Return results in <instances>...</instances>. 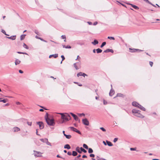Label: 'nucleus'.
<instances>
[{
  "instance_id": "obj_1",
  "label": "nucleus",
  "mask_w": 160,
  "mask_h": 160,
  "mask_svg": "<svg viewBox=\"0 0 160 160\" xmlns=\"http://www.w3.org/2000/svg\"><path fill=\"white\" fill-rule=\"evenodd\" d=\"M59 114L61 115V118L62 120L61 123H62L65 121H67L71 119V117L70 115L68 113H58Z\"/></svg>"
},
{
  "instance_id": "obj_2",
  "label": "nucleus",
  "mask_w": 160,
  "mask_h": 160,
  "mask_svg": "<svg viewBox=\"0 0 160 160\" xmlns=\"http://www.w3.org/2000/svg\"><path fill=\"white\" fill-rule=\"evenodd\" d=\"M45 118L49 126H53L55 123L53 119H50L48 117V114L47 113L45 116Z\"/></svg>"
},
{
  "instance_id": "obj_3",
  "label": "nucleus",
  "mask_w": 160,
  "mask_h": 160,
  "mask_svg": "<svg viewBox=\"0 0 160 160\" xmlns=\"http://www.w3.org/2000/svg\"><path fill=\"white\" fill-rule=\"evenodd\" d=\"M33 152H34L33 154L34 155L35 157H38L42 156V153L40 152L37 151L35 150H34Z\"/></svg>"
},
{
  "instance_id": "obj_4",
  "label": "nucleus",
  "mask_w": 160,
  "mask_h": 160,
  "mask_svg": "<svg viewBox=\"0 0 160 160\" xmlns=\"http://www.w3.org/2000/svg\"><path fill=\"white\" fill-rule=\"evenodd\" d=\"M82 123L85 125L88 126L89 125V122L88 120L86 118L82 119Z\"/></svg>"
},
{
  "instance_id": "obj_5",
  "label": "nucleus",
  "mask_w": 160,
  "mask_h": 160,
  "mask_svg": "<svg viewBox=\"0 0 160 160\" xmlns=\"http://www.w3.org/2000/svg\"><path fill=\"white\" fill-rule=\"evenodd\" d=\"M129 50H130V51L132 52H135L137 51L140 52L142 51V50L140 49L135 48L132 49L130 48H129Z\"/></svg>"
},
{
  "instance_id": "obj_6",
  "label": "nucleus",
  "mask_w": 160,
  "mask_h": 160,
  "mask_svg": "<svg viewBox=\"0 0 160 160\" xmlns=\"http://www.w3.org/2000/svg\"><path fill=\"white\" fill-rule=\"evenodd\" d=\"M69 128H70L71 130H72L73 131H74L80 134H81V132L79 131L78 129H77L76 128H74V127H69Z\"/></svg>"
},
{
  "instance_id": "obj_7",
  "label": "nucleus",
  "mask_w": 160,
  "mask_h": 160,
  "mask_svg": "<svg viewBox=\"0 0 160 160\" xmlns=\"http://www.w3.org/2000/svg\"><path fill=\"white\" fill-rule=\"evenodd\" d=\"M37 124L39 126L40 129H43L44 127L43 123L42 122H37Z\"/></svg>"
},
{
  "instance_id": "obj_8",
  "label": "nucleus",
  "mask_w": 160,
  "mask_h": 160,
  "mask_svg": "<svg viewBox=\"0 0 160 160\" xmlns=\"http://www.w3.org/2000/svg\"><path fill=\"white\" fill-rule=\"evenodd\" d=\"M70 113L73 117L75 120H78V118L76 115L72 112H70Z\"/></svg>"
},
{
  "instance_id": "obj_9",
  "label": "nucleus",
  "mask_w": 160,
  "mask_h": 160,
  "mask_svg": "<svg viewBox=\"0 0 160 160\" xmlns=\"http://www.w3.org/2000/svg\"><path fill=\"white\" fill-rule=\"evenodd\" d=\"M135 115L138 117L140 118H144V116L141 114L139 112L137 113L136 114H135Z\"/></svg>"
},
{
  "instance_id": "obj_10",
  "label": "nucleus",
  "mask_w": 160,
  "mask_h": 160,
  "mask_svg": "<svg viewBox=\"0 0 160 160\" xmlns=\"http://www.w3.org/2000/svg\"><path fill=\"white\" fill-rule=\"evenodd\" d=\"M20 130V129L19 128L16 127H14L13 129V130L14 132H18Z\"/></svg>"
},
{
  "instance_id": "obj_11",
  "label": "nucleus",
  "mask_w": 160,
  "mask_h": 160,
  "mask_svg": "<svg viewBox=\"0 0 160 160\" xmlns=\"http://www.w3.org/2000/svg\"><path fill=\"white\" fill-rule=\"evenodd\" d=\"M104 52L107 53L110 52L112 53L113 52V51L112 49H108L104 51Z\"/></svg>"
},
{
  "instance_id": "obj_12",
  "label": "nucleus",
  "mask_w": 160,
  "mask_h": 160,
  "mask_svg": "<svg viewBox=\"0 0 160 160\" xmlns=\"http://www.w3.org/2000/svg\"><path fill=\"white\" fill-rule=\"evenodd\" d=\"M132 106H134L136 107H138V106L139 105V104L136 102H133L132 103Z\"/></svg>"
},
{
  "instance_id": "obj_13",
  "label": "nucleus",
  "mask_w": 160,
  "mask_h": 160,
  "mask_svg": "<svg viewBox=\"0 0 160 160\" xmlns=\"http://www.w3.org/2000/svg\"><path fill=\"white\" fill-rule=\"evenodd\" d=\"M98 41L96 39H95L93 42H91L92 44L94 45H96L98 44Z\"/></svg>"
},
{
  "instance_id": "obj_14",
  "label": "nucleus",
  "mask_w": 160,
  "mask_h": 160,
  "mask_svg": "<svg viewBox=\"0 0 160 160\" xmlns=\"http://www.w3.org/2000/svg\"><path fill=\"white\" fill-rule=\"evenodd\" d=\"M58 56V54H54L51 55L49 56V58H50L52 57H53L54 58H56Z\"/></svg>"
},
{
  "instance_id": "obj_15",
  "label": "nucleus",
  "mask_w": 160,
  "mask_h": 160,
  "mask_svg": "<svg viewBox=\"0 0 160 160\" xmlns=\"http://www.w3.org/2000/svg\"><path fill=\"white\" fill-rule=\"evenodd\" d=\"M21 61L19 60L16 59L15 62V65H17L21 63Z\"/></svg>"
},
{
  "instance_id": "obj_16",
  "label": "nucleus",
  "mask_w": 160,
  "mask_h": 160,
  "mask_svg": "<svg viewBox=\"0 0 160 160\" xmlns=\"http://www.w3.org/2000/svg\"><path fill=\"white\" fill-rule=\"evenodd\" d=\"M114 93V91L113 90L111 89L109 93V95L110 96H112Z\"/></svg>"
},
{
  "instance_id": "obj_17",
  "label": "nucleus",
  "mask_w": 160,
  "mask_h": 160,
  "mask_svg": "<svg viewBox=\"0 0 160 160\" xmlns=\"http://www.w3.org/2000/svg\"><path fill=\"white\" fill-rule=\"evenodd\" d=\"M7 38L11 40H14L16 39V36H12L10 37H7Z\"/></svg>"
},
{
  "instance_id": "obj_18",
  "label": "nucleus",
  "mask_w": 160,
  "mask_h": 160,
  "mask_svg": "<svg viewBox=\"0 0 160 160\" xmlns=\"http://www.w3.org/2000/svg\"><path fill=\"white\" fill-rule=\"evenodd\" d=\"M140 111L136 109H133L132 110V112L133 113H134L135 114H136L137 113H138V112H139Z\"/></svg>"
},
{
  "instance_id": "obj_19",
  "label": "nucleus",
  "mask_w": 160,
  "mask_h": 160,
  "mask_svg": "<svg viewBox=\"0 0 160 160\" xmlns=\"http://www.w3.org/2000/svg\"><path fill=\"white\" fill-rule=\"evenodd\" d=\"M138 108H140L141 110L143 111H145L146 110V109L144 108L140 104L138 106Z\"/></svg>"
},
{
  "instance_id": "obj_20",
  "label": "nucleus",
  "mask_w": 160,
  "mask_h": 160,
  "mask_svg": "<svg viewBox=\"0 0 160 160\" xmlns=\"http://www.w3.org/2000/svg\"><path fill=\"white\" fill-rule=\"evenodd\" d=\"M78 63L77 62V63H74V64H73V66L76 69V70H78V69L79 68H80V66L79 67H78L77 65V64Z\"/></svg>"
},
{
  "instance_id": "obj_21",
  "label": "nucleus",
  "mask_w": 160,
  "mask_h": 160,
  "mask_svg": "<svg viewBox=\"0 0 160 160\" xmlns=\"http://www.w3.org/2000/svg\"><path fill=\"white\" fill-rule=\"evenodd\" d=\"M64 148L69 149L71 148V147L69 144H67L64 145Z\"/></svg>"
},
{
  "instance_id": "obj_22",
  "label": "nucleus",
  "mask_w": 160,
  "mask_h": 160,
  "mask_svg": "<svg viewBox=\"0 0 160 160\" xmlns=\"http://www.w3.org/2000/svg\"><path fill=\"white\" fill-rule=\"evenodd\" d=\"M106 142H107V144L109 146H113V144L110 141H109L108 140H106Z\"/></svg>"
},
{
  "instance_id": "obj_23",
  "label": "nucleus",
  "mask_w": 160,
  "mask_h": 160,
  "mask_svg": "<svg viewBox=\"0 0 160 160\" xmlns=\"http://www.w3.org/2000/svg\"><path fill=\"white\" fill-rule=\"evenodd\" d=\"M132 7H133V8H134V9H139V8H138V7L137 6L134 5H133V4H129Z\"/></svg>"
},
{
  "instance_id": "obj_24",
  "label": "nucleus",
  "mask_w": 160,
  "mask_h": 160,
  "mask_svg": "<svg viewBox=\"0 0 160 160\" xmlns=\"http://www.w3.org/2000/svg\"><path fill=\"white\" fill-rule=\"evenodd\" d=\"M48 139L47 138H44V139H42V138L40 139V140L41 142H45V143H46V141H47V140H48Z\"/></svg>"
},
{
  "instance_id": "obj_25",
  "label": "nucleus",
  "mask_w": 160,
  "mask_h": 160,
  "mask_svg": "<svg viewBox=\"0 0 160 160\" xmlns=\"http://www.w3.org/2000/svg\"><path fill=\"white\" fill-rule=\"evenodd\" d=\"M96 51L98 53H101L102 52V50L98 48L96 49Z\"/></svg>"
},
{
  "instance_id": "obj_26",
  "label": "nucleus",
  "mask_w": 160,
  "mask_h": 160,
  "mask_svg": "<svg viewBox=\"0 0 160 160\" xmlns=\"http://www.w3.org/2000/svg\"><path fill=\"white\" fill-rule=\"evenodd\" d=\"M80 148L79 147H77L76 148V150L79 153H81V151L80 150Z\"/></svg>"
},
{
  "instance_id": "obj_27",
  "label": "nucleus",
  "mask_w": 160,
  "mask_h": 160,
  "mask_svg": "<svg viewBox=\"0 0 160 160\" xmlns=\"http://www.w3.org/2000/svg\"><path fill=\"white\" fill-rule=\"evenodd\" d=\"M78 154L77 152L75 151H73L72 152V155L74 156H75L77 155Z\"/></svg>"
},
{
  "instance_id": "obj_28",
  "label": "nucleus",
  "mask_w": 160,
  "mask_h": 160,
  "mask_svg": "<svg viewBox=\"0 0 160 160\" xmlns=\"http://www.w3.org/2000/svg\"><path fill=\"white\" fill-rule=\"evenodd\" d=\"M25 36H26L25 34H23V35H21L20 36V40H23L25 38Z\"/></svg>"
},
{
  "instance_id": "obj_29",
  "label": "nucleus",
  "mask_w": 160,
  "mask_h": 160,
  "mask_svg": "<svg viewBox=\"0 0 160 160\" xmlns=\"http://www.w3.org/2000/svg\"><path fill=\"white\" fill-rule=\"evenodd\" d=\"M64 136H65L66 138L67 139H70L71 137V136L70 135H66V134H64Z\"/></svg>"
},
{
  "instance_id": "obj_30",
  "label": "nucleus",
  "mask_w": 160,
  "mask_h": 160,
  "mask_svg": "<svg viewBox=\"0 0 160 160\" xmlns=\"http://www.w3.org/2000/svg\"><path fill=\"white\" fill-rule=\"evenodd\" d=\"M81 151L83 152L84 153H86L87 152V151L85 150L82 147H81L80 148Z\"/></svg>"
},
{
  "instance_id": "obj_31",
  "label": "nucleus",
  "mask_w": 160,
  "mask_h": 160,
  "mask_svg": "<svg viewBox=\"0 0 160 160\" xmlns=\"http://www.w3.org/2000/svg\"><path fill=\"white\" fill-rule=\"evenodd\" d=\"M88 152L89 153H92L93 152V150L90 148H88Z\"/></svg>"
},
{
  "instance_id": "obj_32",
  "label": "nucleus",
  "mask_w": 160,
  "mask_h": 160,
  "mask_svg": "<svg viewBox=\"0 0 160 160\" xmlns=\"http://www.w3.org/2000/svg\"><path fill=\"white\" fill-rule=\"evenodd\" d=\"M23 47L25 48L26 49H28L29 48L27 46V45L25 44V43H23Z\"/></svg>"
},
{
  "instance_id": "obj_33",
  "label": "nucleus",
  "mask_w": 160,
  "mask_h": 160,
  "mask_svg": "<svg viewBox=\"0 0 160 160\" xmlns=\"http://www.w3.org/2000/svg\"><path fill=\"white\" fill-rule=\"evenodd\" d=\"M106 44V42H103L101 45L100 46L101 48H102Z\"/></svg>"
},
{
  "instance_id": "obj_34",
  "label": "nucleus",
  "mask_w": 160,
  "mask_h": 160,
  "mask_svg": "<svg viewBox=\"0 0 160 160\" xmlns=\"http://www.w3.org/2000/svg\"><path fill=\"white\" fill-rule=\"evenodd\" d=\"M8 101V100L7 99H3L2 100H1L0 101V102H2L3 103H6Z\"/></svg>"
},
{
  "instance_id": "obj_35",
  "label": "nucleus",
  "mask_w": 160,
  "mask_h": 160,
  "mask_svg": "<svg viewBox=\"0 0 160 160\" xmlns=\"http://www.w3.org/2000/svg\"><path fill=\"white\" fill-rule=\"evenodd\" d=\"M83 146V147L86 149H88V146L85 144H84Z\"/></svg>"
},
{
  "instance_id": "obj_36",
  "label": "nucleus",
  "mask_w": 160,
  "mask_h": 160,
  "mask_svg": "<svg viewBox=\"0 0 160 160\" xmlns=\"http://www.w3.org/2000/svg\"><path fill=\"white\" fill-rule=\"evenodd\" d=\"M82 72H80L77 74V77H79V76H82Z\"/></svg>"
},
{
  "instance_id": "obj_37",
  "label": "nucleus",
  "mask_w": 160,
  "mask_h": 160,
  "mask_svg": "<svg viewBox=\"0 0 160 160\" xmlns=\"http://www.w3.org/2000/svg\"><path fill=\"white\" fill-rule=\"evenodd\" d=\"M46 143L47 145H49L50 146H52L51 143L50 142H48V140H47Z\"/></svg>"
},
{
  "instance_id": "obj_38",
  "label": "nucleus",
  "mask_w": 160,
  "mask_h": 160,
  "mask_svg": "<svg viewBox=\"0 0 160 160\" xmlns=\"http://www.w3.org/2000/svg\"><path fill=\"white\" fill-rule=\"evenodd\" d=\"M77 44L78 45H80L81 46H82L84 45V43L81 42H78L77 43Z\"/></svg>"
},
{
  "instance_id": "obj_39",
  "label": "nucleus",
  "mask_w": 160,
  "mask_h": 160,
  "mask_svg": "<svg viewBox=\"0 0 160 160\" xmlns=\"http://www.w3.org/2000/svg\"><path fill=\"white\" fill-rule=\"evenodd\" d=\"M74 83L78 84V85L79 86H82V85L81 84L79 83L78 82H74Z\"/></svg>"
},
{
  "instance_id": "obj_40",
  "label": "nucleus",
  "mask_w": 160,
  "mask_h": 160,
  "mask_svg": "<svg viewBox=\"0 0 160 160\" xmlns=\"http://www.w3.org/2000/svg\"><path fill=\"white\" fill-rule=\"evenodd\" d=\"M108 39H111L113 40L115 39V38H114V37H109V36H108Z\"/></svg>"
},
{
  "instance_id": "obj_41",
  "label": "nucleus",
  "mask_w": 160,
  "mask_h": 160,
  "mask_svg": "<svg viewBox=\"0 0 160 160\" xmlns=\"http://www.w3.org/2000/svg\"><path fill=\"white\" fill-rule=\"evenodd\" d=\"M100 129L103 132H105L106 131V129L103 127H101Z\"/></svg>"
},
{
  "instance_id": "obj_42",
  "label": "nucleus",
  "mask_w": 160,
  "mask_h": 160,
  "mask_svg": "<svg viewBox=\"0 0 160 160\" xmlns=\"http://www.w3.org/2000/svg\"><path fill=\"white\" fill-rule=\"evenodd\" d=\"M123 95V94L121 93H118L117 96V97H122Z\"/></svg>"
},
{
  "instance_id": "obj_43",
  "label": "nucleus",
  "mask_w": 160,
  "mask_h": 160,
  "mask_svg": "<svg viewBox=\"0 0 160 160\" xmlns=\"http://www.w3.org/2000/svg\"><path fill=\"white\" fill-rule=\"evenodd\" d=\"M34 32H35V33L36 34H37V35H39V32H38V30H35V31H34Z\"/></svg>"
},
{
  "instance_id": "obj_44",
  "label": "nucleus",
  "mask_w": 160,
  "mask_h": 160,
  "mask_svg": "<svg viewBox=\"0 0 160 160\" xmlns=\"http://www.w3.org/2000/svg\"><path fill=\"white\" fill-rule=\"evenodd\" d=\"M130 149L131 151H135L136 150V148H131Z\"/></svg>"
},
{
  "instance_id": "obj_45",
  "label": "nucleus",
  "mask_w": 160,
  "mask_h": 160,
  "mask_svg": "<svg viewBox=\"0 0 160 160\" xmlns=\"http://www.w3.org/2000/svg\"><path fill=\"white\" fill-rule=\"evenodd\" d=\"M61 38L62 39H65L66 38V36L65 35H62L61 36Z\"/></svg>"
},
{
  "instance_id": "obj_46",
  "label": "nucleus",
  "mask_w": 160,
  "mask_h": 160,
  "mask_svg": "<svg viewBox=\"0 0 160 160\" xmlns=\"http://www.w3.org/2000/svg\"><path fill=\"white\" fill-rule=\"evenodd\" d=\"M118 138H115L113 140V142H116L118 141Z\"/></svg>"
},
{
  "instance_id": "obj_47",
  "label": "nucleus",
  "mask_w": 160,
  "mask_h": 160,
  "mask_svg": "<svg viewBox=\"0 0 160 160\" xmlns=\"http://www.w3.org/2000/svg\"><path fill=\"white\" fill-rule=\"evenodd\" d=\"M149 64L150 66L152 67L153 64V62H152L150 61L149 62Z\"/></svg>"
},
{
  "instance_id": "obj_48",
  "label": "nucleus",
  "mask_w": 160,
  "mask_h": 160,
  "mask_svg": "<svg viewBox=\"0 0 160 160\" xmlns=\"http://www.w3.org/2000/svg\"><path fill=\"white\" fill-rule=\"evenodd\" d=\"M78 115H79V116H81L82 115L83 116H84L85 115V114L84 113H79L78 114Z\"/></svg>"
},
{
  "instance_id": "obj_49",
  "label": "nucleus",
  "mask_w": 160,
  "mask_h": 160,
  "mask_svg": "<svg viewBox=\"0 0 160 160\" xmlns=\"http://www.w3.org/2000/svg\"><path fill=\"white\" fill-rule=\"evenodd\" d=\"M27 123L28 125L30 126H31L32 124L31 122H27Z\"/></svg>"
},
{
  "instance_id": "obj_50",
  "label": "nucleus",
  "mask_w": 160,
  "mask_h": 160,
  "mask_svg": "<svg viewBox=\"0 0 160 160\" xmlns=\"http://www.w3.org/2000/svg\"><path fill=\"white\" fill-rule=\"evenodd\" d=\"M103 102L104 105H106L107 104V102L104 100H103Z\"/></svg>"
},
{
  "instance_id": "obj_51",
  "label": "nucleus",
  "mask_w": 160,
  "mask_h": 160,
  "mask_svg": "<svg viewBox=\"0 0 160 160\" xmlns=\"http://www.w3.org/2000/svg\"><path fill=\"white\" fill-rule=\"evenodd\" d=\"M57 158H62L63 159H65V158H63L62 157H61L60 156V155H57Z\"/></svg>"
},
{
  "instance_id": "obj_52",
  "label": "nucleus",
  "mask_w": 160,
  "mask_h": 160,
  "mask_svg": "<svg viewBox=\"0 0 160 160\" xmlns=\"http://www.w3.org/2000/svg\"><path fill=\"white\" fill-rule=\"evenodd\" d=\"M1 32L3 33V34H4L5 35L6 34V33L5 31L3 29H2L1 31Z\"/></svg>"
},
{
  "instance_id": "obj_53",
  "label": "nucleus",
  "mask_w": 160,
  "mask_h": 160,
  "mask_svg": "<svg viewBox=\"0 0 160 160\" xmlns=\"http://www.w3.org/2000/svg\"><path fill=\"white\" fill-rule=\"evenodd\" d=\"M61 58H62V61L64 60L65 59V58L64 57V56L63 55H62L61 56Z\"/></svg>"
},
{
  "instance_id": "obj_54",
  "label": "nucleus",
  "mask_w": 160,
  "mask_h": 160,
  "mask_svg": "<svg viewBox=\"0 0 160 160\" xmlns=\"http://www.w3.org/2000/svg\"><path fill=\"white\" fill-rule=\"evenodd\" d=\"M71 48V47L70 46H66L65 48Z\"/></svg>"
},
{
  "instance_id": "obj_55",
  "label": "nucleus",
  "mask_w": 160,
  "mask_h": 160,
  "mask_svg": "<svg viewBox=\"0 0 160 160\" xmlns=\"http://www.w3.org/2000/svg\"><path fill=\"white\" fill-rule=\"evenodd\" d=\"M90 156L91 157H95V155L94 154H91L90 155Z\"/></svg>"
},
{
  "instance_id": "obj_56",
  "label": "nucleus",
  "mask_w": 160,
  "mask_h": 160,
  "mask_svg": "<svg viewBox=\"0 0 160 160\" xmlns=\"http://www.w3.org/2000/svg\"><path fill=\"white\" fill-rule=\"evenodd\" d=\"M69 155H72V153L71 152H68L67 153Z\"/></svg>"
},
{
  "instance_id": "obj_57",
  "label": "nucleus",
  "mask_w": 160,
  "mask_h": 160,
  "mask_svg": "<svg viewBox=\"0 0 160 160\" xmlns=\"http://www.w3.org/2000/svg\"><path fill=\"white\" fill-rule=\"evenodd\" d=\"M41 41H43V42H47V41L44 40L42 38H41V39H40Z\"/></svg>"
},
{
  "instance_id": "obj_58",
  "label": "nucleus",
  "mask_w": 160,
  "mask_h": 160,
  "mask_svg": "<svg viewBox=\"0 0 160 160\" xmlns=\"http://www.w3.org/2000/svg\"><path fill=\"white\" fill-rule=\"evenodd\" d=\"M82 76H83L84 77H85V76H87V75L84 73H82Z\"/></svg>"
},
{
  "instance_id": "obj_59",
  "label": "nucleus",
  "mask_w": 160,
  "mask_h": 160,
  "mask_svg": "<svg viewBox=\"0 0 160 160\" xmlns=\"http://www.w3.org/2000/svg\"><path fill=\"white\" fill-rule=\"evenodd\" d=\"M35 38H37V39H41V38H40V37H38V36H35Z\"/></svg>"
},
{
  "instance_id": "obj_60",
  "label": "nucleus",
  "mask_w": 160,
  "mask_h": 160,
  "mask_svg": "<svg viewBox=\"0 0 160 160\" xmlns=\"http://www.w3.org/2000/svg\"><path fill=\"white\" fill-rule=\"evenodd\" d=\"M19 72L20 73H23V71H22V70H19Z\"/></svg>"
},
{
  "instance_id": "obj_61",
  "label": "nucleus",
  "mask_w": 160,
  "mask_h": 160,
  "mask_svg": "<svg viewBox=\"0 0 160 160\" xmlns=\"http://www.w3.org/2000/svg\"><path fill=\"white\" fill-rule=\"evenodd\" d=\"M82 158H87V156L85 155H83L82 156Z\"/></svg>"
},
{
  "instance_id": "obj_62",
  "label": "nucleus",
  "mask_w": 160,
  "mask_h": 160,
  "mask_svg": "<svg viewBox=\"0 0 160 160\" xmlns=\"http://www.w3.org/2000/svg\"><path fill=\"white\" fill-rule=\"evenodd\" d=\"M81 156V155H78V156L76 157V158H78L79 157H80Z\"/></svg>"
},
{
  "instance_id": "obj_63",
  "label": "nucleus",
  "mask_w": 160,
  "mask_h": 160,
  "mask_svg": "<svg viewBox=\"0 0 160 160\" xmlns=\"http://www.w3.org/2000/svg\"><path fill=\"white\" fill-rule=\"evenodd\" d=\"M97 23H98V22H96L93 23V25H96L97 24Z\"/></svg>"
},
{
  "instance_id": "obj_64",
  "label": "nucleus",
  "mask_w": 160,
  "mask_h": 160,
  "mask_svg": "<svg viewBox=\"0 0 160 160\" xmlns=\"http://www.w3.org/2000/svg\"><path fill=\"white\" fill-rule=\"evenodd\" d=\"M103 143L105 145H107V143H106V142H105V141H103Z\"/></svg>"
}]
</instances>
